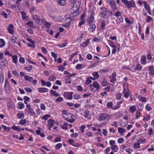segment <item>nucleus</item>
<instances>
[{"instance_id": "obj_13", "label": "nucleus", "mask_w": 154, "mask_h": 154, "mask_svg": "<svg viewBox=\"0 0 154 154\" xmlns=\"http://www.w3.org/2000/svg\"><path fill=\"white\" fill-rule=\"evenodd\" d=\"M14 27L12 24H10L8 28V30L9 32L11 34H13L14 32Z\"/></svg>"}, {"instance_id": "obj_3", "label": "nucleus", "mask_w": 154, "mask_h": 154, "mask_svg": "<svg viewBox=\"0 0 154 154\" xmlns=\"http://www.w3.org/2000/svg\"><path fill=\"white\" fill-rule=\"evenodd\" d=\"M71 4L73 5V8H76L78 9L81 4V0H70Z\"/></svg>"}, {"instance_id": "obj_62", "label": "nucleus", "mask_w": 154, "mask_h": 154, "mask_svg": "<svg viewBox=\"0 0 154 154\" xmlns=\"http://www.w3.org/2000/svg\"><path fill=\"white\" fill-rule=\"evenodd\" d=\"M139 100L142 102H146V99L145 97H143L139 99Z\"/></svg>"}, {"instance_id": "obj_16", "label": "nucleus", "mask_w": 154, "mask_h": 154, "mask_svg": "<svg viewBox=\"0 0 154 154\" xmlns=\"http://www.w3.org/2000/svg\"><path fill=\"white\" fill-rule=\"evenodd\" d=\"M141 63L142 64H146V59L145 56H142L141 57Z\"/></svg>"}, {"instance_id": "obj_8", "label": "nucleus", "mask_w": 154, "mask_h": 154, "mask_svg": "<svg viewBox=\"0 0 154 154\" xmlns=\"http://www.w3.org/2000/svg\"><path fill=\"white\" fill-rule=\"evenodd\" d=\"M72 92H66L64 93L63 96L66 98L71 100L72 98Z\"/></svg>"}, {"instance_id": "obj_15", "label": "nucleus", "mask_w": 154, "mask_h": 154, "mask_svg": "<svg viewBox=\"0 0 154 154\" xmlns=\"http://www.w3.org/2000/svg\"><path fill=\"white\" fill-rule=\"evenodd\" d=\"M93 86L94 87L96 88L97 91L98 90L100 89V86L97 82H94L93 83Z\"/></svg>"}, {"instance_id": "obj_45", "label": "nucleus", "mask_w": 154, "mask_h": 154, "mask_svg": "<svg viewBox=\"0 0 154 154\" xmlns=\"http://www.w3.org/2000/svg\"><path fill=\"white\" fill-rule=\"evenodd\" d=\"M138 143H135L134 145V147L136 148H140V143L139 142V140L137 141Z\"/></svg>"}, {"instance_id": "obj_58", "label": "nucleus", "mask_w": 154, "mask_h": 154, "mask_svg": "<svg viewBox=\"0 0 154 154\" xmlns=\"http://www.w3.org/2000/svg\"><path fill=\"white\" fill-rule=\"evenodd\" d=\"M110 151V148L109 147H107L104 150V153L105 154H109V152Z\"/></svg>"}, {"instance_id": "obj_27", "label": "nucleus", "mask_w": 154, "mask_h": 154, "mask_svg": "<svg viewBox=\"0 0 154 154\" xmlns=\"http://www.w3.org/2000/svg\"><path fill=\"white\" fill-rule=\"evenodd\" d=\"M11 57L13 63L15 64L17 63V57L15 55H12Z\"/></svg>"}, {"instance_id": "obj_56", "label": "nucleus", "mask_w": 154, "mask_h": 154, "mask_svg": "<svg viewBox=\"0 0 154 154\" xmlns=\"http://www.w3.org/2000/svg\"><path fill=\"white\" fill-rule=\"evenodd\" d=\"M92 82V81L89 78H88L87 80L85 82V83L87 85H89L90 83Z\"/></svg>"}, {"instance_id": "obj_48", "label": "nucleus", "mask_w": 154, "mask_h": 154, "mask_svg": "<svg viewBox=\"0 0 154 154\" xmlns=\"http://www.w3.org/2000/svg\"><path fill=\"white\" fill-rule=\"evenodd\" d=\"M22 17L23 20H25L26 18V14L25 12L22 11L21 12Z\"/></svg>"}, {"instance_id": "obj_35", "label": "nucleus", "mask_w": 154, "mask_h": 154, "mask_svg": "<svg viewBox=\"0 0 154 154\" xmlns=\"http://www.w3.org/2000/svg\"><path fill=\"white\" fill-rule=\"evenodd\" d=\"M112 106V103L111 102H108L107 104V107L112 109V108H113Z\"/></svg>"}, {"instance_id": "obj_61", "label": "nucleus", "mask_w": 154, "mask_h": 154, "mask_svg": "<svg viewBox=\"0 0 154 154\" xmlns=\"http://www.w3.org/2000/svg\"><path fill=\"white\" fill-rule=\"evenodd\" d=\"M63 100V98L61 97H59L57 99L56 101L57 102H61Z\"/></svg>"}, {"instance_id": "obj_4", "label": "nucleus", "mask_w": 154, "mask_h": 154, "mask_svg": "<svg viewBox=\"0 0 154 154\" xmlns=\"http://www.w3.org/2000/svg\"><path fill=\"white\" fill-rule=\"evenodd\" d=\"M100 9L103 11L102 12H100L101 15L103 16V17L104 19H107V17H106V14H107V9L104 7H102L100 8Z\"/></svg>"}, {"instance_id": "obj_6", "label": "nucleus", "mask_w": 154, "mask_h": 154, "mask_svg": "<svg viewBox=\"0 0 154 154\" xmlns=\"http://www.w3.org/2000/svg\"><path fill=\"white\" fill-rule=\"evenodd\" d=\"M5 91L6 93L8 94L9 93L10 87V83L7 79H6L5 80Z\"/></svg>"}, {"instance_id": "obj_24", "label": "nucleus", "mask_w": 154, "mask_h": 154, "mask_svg": "<svg viewBox=\"0 0 154 154\" xmlns=\"http://www.w3.org/2000/svg\"><path fill=\"white\" fill-rule=\"evenodd\" d=\"M96 28V26L95 24H93L91 26L89 27L88 28V30L90 32H92L94 31Z\"/></svg>"}, {"instance_id": "obj_50", "label": "nucleus", "mask_w": 154, "mask_h": 154, "mask_svg": "<svg viewBox=\"0 0 154 154\" xmlns=\"http://www.w3.org/2000/svg\"><path fill=\"white\" fill-rule=\"evenodd\" d=\"M146 22L149 23L152 20V18L149 16H147L146 17Z\"/></svg>"}, {"instance_id": "obj_54", "label": "nucleus", "mask_w": 154, "mask_h": 154, "mask_svg": "<svg viewBox=\"0 0 154 154\" xmlns=\"http://www.w3.org/2000/svg\"><path fill=\"white\" fill-rule=\"evenodd\" d=\"M146 109L148 111H149L151 110L152 108L150 106V105L148 104L146 106Z\"/></svg>"}, {"instance_id": "obj_10", "label": "nucleus", "mask_w": 154, "mask_h": 154, "mask_svg": "<svg viewBox=\"0 0 154 154\" xmlns=\"http://www.w3.org/2000/svg\"><path fill=\"white\" fill-rule=\"evenodd\" d=\"M108 116V115L107 114L104 113H101L100 116V121H103V120H105L107 119Z\"/></svg>"}, {"instance_id": "obj_60", "label": "nucleus", "mask_w": 154, "mask_h": 154, "mask_svg": "<svg viewBox=\"0 0 154 154\" xmlns=\"http://www.w3.org/2000/svg\"><path fill=\"white\" fill-rule=\"evenodd\" d=\"M50 116L49 115H44L42 118V119L47 120L48 119V118Z\"/></svg>"}, {"instance_id": "obj_42", "label": "nucleus", "mask_w": 154, "mask_h": 154, "mask_svg": "<svg viewBox=\"0 0 154 154\" xmlns=\"http://www.w3.org/2000/svg\"><path fill=\"white\" fill-rule=\"evenodd\" d=\"M2 128L4 130V131H6L8 129V131H9L10 129V127H8L4 125H2Z\"/></svg>"}, {"instance_id": "obj_64", "label": "nucleus", "mask_w": 154, "mask_h": 154, "mask_svg": "<svg viewBox=\"0 0 154 154\" xmlns=\"http://www.w3.org/2000/svg\"><path fill=\"white\" fill-rule=\"evenodd\" d=\"M19 61L20 62L23 64L25 63V59L24 58L22 57H20L19 59Z\"/></svg>"}, {"instance_id": "obj_19", "label": "nucleus", "mask_w": 154, "mask_h": 154, "mask_svg": "<svg viewBox=\"0 0 154 154\" xmlns=\"http://www.w3.org/2000/svg\"><path fill=\"white\" fill-rule=\"evenodd\" d=\"M111 149L115 152H116L119 150V148L118 146L116 145H113L111 147Z\"/></svg>"}, {"instance_id": "obj_37", "label": "nucleus", "mask_w": 154, "mask_h": 154, "mask_svg": "<svg viewBox=\"0 0 154 154\" xmlns=\"http://www.w3.org/2000/svg\"><path fill=\"white\" fill-rule=\"evenodd\" d=\"M17 116L20 119L23 118L24 117V114L20 113H17Z\"/></svg>"}, {"instance_id": "obj_40", "label": "nucleus", "mask_w": 154, "mask_h": 154, "mask_svg": "<svg viewBox=\"0 0 154 154\" xmlns=\"http://www.w3.org/2000/svg\"><path fill=\"white\" fill-rule=\"evenodd\" d=\"M83 35V34L79 35L76 41L79 42H80L82 39V35Z\"/></svg>"}, {"instance_id": "obj_36", "label": "nucleus", "mask_w": 154, "mask_h": 154, "mask_svg": "<svg viewBox=\"0 0 154 154\" xmlns=\"http://www.w3.org/2000/svg\"><path fill=\"white\" fill-rule=\"evenodd\" d=\"M26 119H24L20 121L19 123L20 125H23L26 124Z\"/></svg>"}, {"instance_id": "obj_26", "label": "nucleus", "mask_w": 154, "mask_h": 154, "mask_svg": "<svg viewBox=\"0 0 154 154\" xmlns=\"http://www.w3.org/2000/svg\"><path fill=\"white\" fill-rule=\"evenodd\" d=\"M66 1L65 0H58V2L60 5H64L66 4Z\"/></svg>"}, {"instance_id": "obj_53", "label": "nucleus", "mask_w": 154, "mask_h": 154, "mask_svg": "<svg viewBox=\"0 0 154 154\" xmlns=\"http://www.w3.org/2000/svg\"><path fill=\"white\" fill-rule=\"evenodd\" d=\"M67 123H64L63 124V125L61 126V128L63 129L66 130L67 128Z\"/></svg>"}, {"instance_id": "obj_41", "label": "nucleus", "mask_w": 154, "mask_h": 154, "mask_svg": "<svg viewBox=\"0 0 154 154\" xmlns=\"http://www.w3.org/2000/svg\"><path fill=\"white\" fill-rule=\"evenodd\" d=\"M122 96V94L121 93H118L116 95V98L118 100H119L121 99Z\"/></svg>"}, {"instance_id": "obj_14", "label": "nucleus", "mask_w": 154, "mask_h": 154, "mask_svg": "<svg viewBox=\"0 0 154 154\" xmlns=\"http://www.w3.org/2000/svg\"><path fill=\"white\" fill-rule=\"evenodd\" d=\"M149 74L151 75H154V67L153 66H149L148 67Z\"/></svg>"}, {"instance_id": "obj_12", "label": "nucleus", "mask_w": 154, "mask_h": 154, "mask_svg": "<svg viewBox=\"0 0 154 154\" xmlns=\"http://www.w3.org/2000/svg\"><path fill=\"white\" fill-rule=\"evenodd\" d=\"M76 8V9L75 10L76 11L75 12L70 14V17L73 18L74 17H76L79 14V11H78V9L79 8V7L78 9H77L76 8Z\"/></svg>"}, {"instance_id": "obj_21", "label": "nucleus", "mask_w": 154, "mask_h": 154, "mask_svg": "<svg viewBox=\"0 0 154 154\" xmlns=\"http://www.w3.org/2000/svg\"><path fill=\"white\" fill-rule=\"evenodd\" d=\"M38 92L41 93H44L48 92V89L45 88H40L38 89Z\"/></svg>"}, {"instance_id": "obj_23", "label": "nucleus", "mask_w": 154, "mask_h": 154, "mask_svg": "<svg viewBox=\"0 0 154 154\" xmlns=\"http://www.w3.org/2000/svg\"><path fill=\"white\" fill-rule=\"evenodd\" d=\"M101 84L103 86H107L109 84L108 82H107L106 79H103L101 82Z\"/></svg>"}, {"instance_id": "obj_17", "label": "nucleus", "mask_w": 154, "mask_h": 154, "mask_svg": "<svg viewBox=\"0 0 154 154\" xmlns=\"http://www.w3.org/2000/svg\"><path fill=\"white\" fill-rule=\"evenodd\" d=\"M73 18H72V17H70V18H69L66 19L65 20V22L66 23L68 24H69V26H70L71 24V22L73 21Z\"/></svg>"}, {"instance_id": "obj_25", "label": "nucleus", "mask_w": 154, "mask_h": 154, "mask_svg": "<svg viewBox=\"0 0 154 154\" xmlns=\"http://www.w3.org/2000/svg\"><path fill=\"white\" fill-rule=\"evenodd\" d=\"M50 93L51 94L55 97H57L60 96L59 94L56 91H53V90H51Z\"/></svg>"}, {"instance_id": "obj_34", "label": "nucleus", "mask_w": 154, "mask_h": 154, "mask_svg": "<svg viewBox=\"0 0 154 154\" xmlns=\"http://www.w3.org/2000/svg\"><path fill=\"white\" fill-rule=\"evenodd\" d=\"M143 3L144 5V6L145 8L147 10L148 9H150L149 6L146 3V2L145 1L143 2Z\"/></svg>"}, {"instance_id": "obj_63", "label": "nucleus", "mask_w": 154, "mask_h": 154, "mask_svg": "<svg viewBox=\"0 0 154 154\" xmlns=\"http://www.w3.org/2000/svg\"><path fill=\"white\" fill-rule=\"evenodd\" d=\"M24 89L27 92L29 93L31 92L32 91V89L29 87L25 88Z\"/></svg>"}, {"instance_id": "obj_22", "label": "nucleus", "mask_w": 154, "mask_h": 154, "mask_svg": "<svg viewBox=\"0 0 154 154\" xmlns=\"http://www.w3.org/2000/svg\"><path fill=\"white\" fill-rule=\"evenodd\" d=\"M48 123L50 128H52L54 125V120L52 119H50L48 121Z\"/></svg>"}, {"instance_id": "obj_30", "label": "nucleus", "mask_w": 154, "mask_h": 154, "mask_svg": "<svg viewBox=\"0 0 154 154\" xmlns=\"http://www.w3.org/2000/svg\"><path fill=\"white\" fill-rule=\"evenodd\" d=\"M142 67L140 65V64H137L134 69V70H138L139 71H140L142 69Z\"/></svg>"}, {"instance_id": "obj_49", "label": "nucleus", "mask_w": 154, "mask_h": 154, "mask_svg": "<svg viewBox=\"0 0 154 154\" xmlns=\"http://www.w3.org/2000/svg\"><path fill=\"white\" fill-rule=\"evenodd\" d=\"M62 146V144L61 143H59L57 144L55 146V148L56 149H60Z\"/></svg>"}, {"instance_id": "obj_1", "label": "nucleus", "mask_w": 154, "mask_h": 154, "mask_svg": "<svg viewBox=\"0 0 154 154\" xmlns=\"http://www.w3.org/2000/svg\"><path fill=\"white\" fill-rule=\"evenodd\" d=\"M62 117L64 118L66 120L69 122L73 123L74 122L73 115L69 112H67L66 111H63Z\"/></svg>"}, {"instance_id": "obj_2", "label": "nucleus", "mask_w": 154, "mask_h": 154, "mask_svg": "<svg viewBox=\"0 0 154 154\" xmlns=\"http://www.w3.org/2000/svg\"><path fill=\"white\" fill-rule=\"evenodd\" d=\"M121 1L125 4L128 8H135L136 7L135 4L133 0H132V2L128 1V0H121Z\"/></svg>"}, {"instance_id": "obj_57", "label": "nucleus", "mask_w": 154, "mask_h": 154, "mask_svg": "<svg viewBox=\"0 0 154 154\" xmlns=\"http://www.w3.org/2000/svg\"><path fill=\"white\" fill-rule=\"evenodd\" d=\"M82 65L81 64H77L76 66V69L77 70H79L82 68Z\"/></svg>"}, {"instance_id": "obj_59", "label": "nucleus", "mask_w": 154, "mask_h": 154, "mask_svg": "<svg viewBox=\"0 0 154 154\" xmlns=\"http://www.w3.org/2000/svg\"><path fill=\"white\" fill-rule=\"evenodd\" d=\"M150 119V116L149 115H147L143 119V121H147L149 120Z\"/></svg>"}, {"instance_id": "obj_32", "label": "nucleus", "mask_w": 154, "mask_h": 154, "mask_svg": "<svg viewBox=\"0 0 154 154\" xmlns=\"http://www.w3.org/2000/svg\"><path fill=\"white\" fill-rule=\"evenodd\" d=\"M5 45V42L4 40L2 39H0V48H2Z\"/></svg>"}, {"instance_id": "obj_28", "label": "nucleus", "mask_w": 154, "mask_h": 154, "mask_svg": "<svg viewBox=\"0 0 154 154\" xmlns=\"http://www.w3.org/2000/svg\"><path fill=\"white\" fill-rule=\"evenodd\" d=\"M24 69H26L27 71L29 72L31 71L32 69V66L31 65H29L24 67Z\"/></svg>"}, {"instance_id": "obj_9", "label": "nucleus", "mask_w": 154, "mask_h": 154, "mask_svg": "<svg viewBox=\"0 0 154 154\" xmlns=\"http://www.w3.org/2000/svg\"><path fill=\"white\" fill-rule=\"evenodd\" d=\"M25 112L27 113H29L33 115L35 114V112L33 109L32 108L26 109H25Z\"/></svg>"}, {"instance_id": "obj_31", "label": "nucleus", "mask_w": 154, "mask_h": 154, "mask_svg": "<svg viewBox=\"0 0 154 154\" xmlns=\"http://www.w3.org/2000/svg\"><path fill=\"white\" fill-rule=\"evenodd\" d=\"M12 129L14 130H17V131H21V129L18 126H16L15 125L13 126L12 127Z\"/></svg>"}, {"instance_id": "obj_5", "label": "nucleus", "mask_w": 154, "mask_h": 154, "mask_svg": "<svg viewBox=\"0 0 154 154\" xmlns=\"http://www.w3.org/2000/svg\"><path fill=\"white\" fill-rule=\"evenodd\" d=\"M109 4L111 6L112 9L113 11H116L118 10L117 6L115 3V2L113 0H110Z\"/></svg>"}, {"instance_id": "obj_39", "label": "nucleus", "mask_w": 154, "mask_h": 154, "mask_svg": "<svg viewBox=\"0 0 154 154\" xmlns=\"http://www.w3.org/2000/svg\"><path fill=\"white\" fill-rule=\"evenodd\" d=\"M81 97V96L78 94H75L73 95L74 99L76 100H78Z\"/></svg>"}, {"instance_id": "obj_43", "label": "nucleus", "mask_w": 154, "mask_h": 154, "mask_svg": "<svg viewBox=\"0 0 154 154\" xmlns=\"http://www.w3.org/2000/svg\"><path fill=\"white\" fill-rule=\"evenodd\" d=\"M118 132L120 133H122L125 132V129L119 127L118 128Z\"/></svg>"}, {"instance_id": "obj_55", "label": "nucleus", "mask_w": 154, "mask_h": 154, "mask_svg": "<svg viewBox=\"0 0 154 154\" xmlns=\"http://www.w3.org/2000/svg\"><path fill=\"white\" fill-rule=\"evenodd\" d=\"M58 68L59 70L62 71H63L65 69L64 67L62 65L58 66Z\"/></svg>"}, {"instance_id": "obj_47", "label": "nucleus", "mask_w": 154, "mask_h": 154, "mask_svg": "<svg viewBox=\"0 0 154 154\" xmlns=\"http://www.w3.org/2000/svg\"><path fill=\"white\" fill-rule=\"evenodd\" d=\"M19 107L20 108V109H21L24 108L25 107V106L24 104L21 102H20L19 103Z\"/></svg>"}, {"instance_id": "obj_44", "label": "nucleus", "mask_w": 154, "mask_h": 154, "mask_svg": "<svg viewBox=\"0 0 154 154\" xmlns=\"http://www.w3.org/2000/svg\"><path fill=\"white\" fill-rule=\"evenodd\" d=\"M92 75L93 76L95 77L96 79H98L99 77V75L97 72H94L93 73Z\"/></svg>"}, {"instance_id": "obj_33", "label": "nucleus", "mask_w": 154, "mask_h": 154, "mask_svg": "<svg viewBox=\"0 0 154 154\" xmlns=\"http://www.w3.org/2000/svg\"><path fill=\"white\" fill-rule=\"evenodd\" d=\"M11 40L12 42L15 43H17L18 42L17 38L15 36H12L11 39Z\"/></svg>"}, {"instance_id": "obj_29", "label": "nucleus", "mask_w": 154, "mask_h": 154, "mask_svg": "<svg viewBox=\"0 0 154 154\" xmlns=\"http://www.w3.org/2000/svg\"><path fill=\"white\" fill-rule=\"evenodd\" d=\"M130 110L132 113H133L136 110V107L134 106H131L129 108Z\"/></svg>"}, {"instance_id": "obj_18", "label": "nucleus", "mask_w": 154, "mask_h": 154, "mask_svg": "<svg viewBox=\"0 0 154 154\" xmlns=\"http://www.w3.org/2000/svg\"><path fill=\"white\" fill-rule=\"evenodd\" d=\"M7 61L4 58L0 60V65L3 66H6L7 65Z\"/></svg>"}, {"instance_id": "obj_51", "label": "nucleus", "mask_w": 154, "mask_h": 154, "mask_svg": "<svg viewBox=\"0 0 154 154\" xmlns=\"http://www.w3.org/2000/svg\"><path fill=\"white\" fill-rule=\"evenodd\" d=\"M89 42V40L88 39L86 40V41L85 42V43L83 44V48L86 47L88 45V44Z\"/></svg>"}, {"instance_id": "obj_52", "label": "nucleus", "mask_w": 154, "mask_h": 154, "mask_svg": "<svg viewBox=\"0 0 154 154\" xmlns=\"http://www.w3.org/2000/svg\"><path fill=\"white\" fill-rule=\"evenodd\" d=\"M130 94H131L130 92H127L126 93H125V94H124V97L125 98H127L129 97Z\"/></svg>"}, {"instance_id": "obj_11", "label": "nucleus", "mask_w": 154, "mask_h": 154, "mask_svg": "<svg viewBox=\"0 0 154 154\" xmlns=\"http://www.w3.org/2000/svg\"><path fill=\"white\" fill-rule=\"evenodd\" d=\"M76 8V9L75 10L76 11L75 12L70 14V17L73 18L74 17H76L79 14V11H78V9L79 8V7L78 9H77L76 8Z\"/></svg>"}, {"instance_id": "obj_38", "label": "nucleus", "mask_w": 154, "mask_h": 154, "mask_svg": "<svg viewBox=\"0 0 154 154\" xmlns=\"http://www.w3.org/2000/svg\"><path fill=\"white\" fill-rule=\"evenodd\" d=\"M89 114V112L88 110L85 111L83 113L84 116L86 118H87Z\"/></svg>"}, {"instance_id": "obj_20", "label": "nucleus", "mask_w": 154, "mask_h": 154, "mask_svg": "<svg viewBox=\"0 0 154 154\" xmlns=\"http://www.w3.org/2000/svg\"><path fill=\"white\" fill-rule=\"evenodd\" d=\"M94 17L92 16H91L89 17L87 20V22L89 24H91L93 21Z\"/></svg>"}, {"instance_id": "obj_46", "label": "nucleus", "mask_w": 154, "mask_h": 154, "mask_svg": "<svg viewBox=\"0 0 154 154\" xmlns=\"http://www.w3.org/2000/svg\"><path fill=\"white\" fill-rule=\"evenodd\" d=\"M86 135L88 137H91L93 136L92 133L90 131H88L86 134Z\"/></svg>"}, {"instance_id": "obj_7", "label": "nucleus", "mask_w": 154, "mask_h": 154, "mask_svg": "<svg viewBox=\"0 0 154 154\" xmlns=\"http://www.w3.org/2000/svg\"><path fill=\"white\" fill-rule=\"evenodd\" d=\"M32 18L34 20L36 21V23L38 25H41L42 23L41 21V19L39 16L37 15H34L32 16Z\"/></svg>"}]
</instances>
